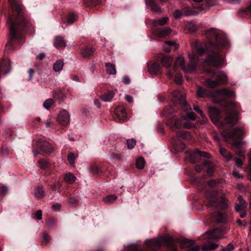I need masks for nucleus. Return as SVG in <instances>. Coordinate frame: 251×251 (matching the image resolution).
I'll list each match as a JSON object with an SVG mask.
<instances>
[{
    "mask_svg": "<svg viewBox=\"0 0 251 251\" xmlns=\"http://www.w3.org/2000/svg\"><path fill=\"white\" fill-rule=\"evenodd\" d=\"M206 36L208 38L214 37L216 43L210 42L206 49L208 58L203 63V71L207 74H213V75L212 78L206 79L204 84L209 88H214L228 82L227 76L224 72L214 71L211 67H216L223 64L224 56L219 53V50L220 47H227L229 42L225 34L213 28L207 31Z\"/></svg>",
    "mask_w": 251,
    "mask_h": 251,
    "instance_id": "nucleus-1",
    "label": "nucleus"
},
{
    "mask_svg": "<svg viewBox=\"0 0 251 251\" xmlns=\"http://www.w3.org/2000/svg\"><path fill=\"white\" fill-rule=\"evenodd\" d=\"M13 10V16L7 24L9 25L11 40L22 41L24 36L22 34L23 29L26 32L32 33L34 28L31 24L24 17V6L15 0H9Z\"/></svg>",
    "mask_w": 251,
    "mask_h": 251,
    "instance_id": "nucleus-2",
    "label": "nucleus"
},
{
    "mask_svg": "<svg viewBox=\"0 0 251 251\" xmlns=\"http://www.w3.org/2000/svg\"><path fill=\"white\" fill-rule=\"evenodd\" d=\"M173 97V101L174 102L178 103L180 105L181 108L186 113V116H181L180 118L173 116L167 122V125L173 130L180 128L183 126L185 128H189L192 125L188 122H184V120H195L196 117L194 113L191 111L190 106L187 103L185 96L178 90H175L172 94Z\"/></svg>",
    "mask_w": 251,
    "mask_h": 251,
    "instance_id": "nucleus-3",
    "label": "nucleus"
},
{
    "mask_svg": "<svg viewBox=\"0 0 251 251\" xmlns=\"http://www.w3.org/2000/svg\"><path fill=\"white\" fill-rule=\"evenodd\" d=\"M227 106L230 111L223 122H220L221 115L219 111L214 107L210 106L208 108L209 117L213 123L216 125L219 128H224L227 126L228 127H232L237 122L238 112L237 103L234 102H230L227 103Z\"/></svg>",
    "mask_w": 251,
    "mask_h": 251,
    "instance_id": "nucleus-4",
    "label": "nucleus"
},
{
    "mask_svg": "<svg viewBox=\"0 0 251 251\" xmlns=\"http://www.w3.org/2000/svg\"><path fill=\"white\" fill-rule=\"evenodd\" d=\"M206 197L209 199L207 206L212 209H223L227 205V200L222 193L211 190L206 192Z\"/></svg>",
    "mask_w": 251,
    "mask_h": 251,
    "instance_id": "nucleus-5",
    "label": "nucleus"
},
{
    "mask_svg": "<svg viewBox=\"0 0 251 251\" xmlns=\"http://www.w3.org/2000/svg\"><path fill=\"white\" fill-rule=\"evenodd\" d=\"M188 57L190 61L187 65H186L183 57H178L175 62L173 71L176 72L177 67H179L185 73H192L195 70L197 64L196 53L193 52L191 54L189 53Z\"/></svg>",
    "mask_w": 251,
    "mask_h": 251,
    "instance_id": "nucleus-6",
    "label": "nucleus"
},
{
    "mask_svg": "<svg viewBox=\"0 0 251 251\" xmlns=\"http://www.w3.org/2000/svg\"><path fill=\"white\" fill-rule=\"evenodd\" d=\"M145 246L151 250L156 249L161 245L170 246L173 251H176V246L173 238L170 236L159 237L156 239H150L146 240Z\"/></svg>",
    "mask_w": 251,
    "mask_h": 251,
    "instance_id": "nucleus-7",
    "label": "nucleus"
},
{
    "mask_svg": "<svg viewBox=\"0 0 251 251\" xmlns=\"http://www.w3.org/2000/svg\"><path fill=\"white\" fill-rule=\"evenodd\" d=\"M245 132L242 128H236L233 131H229L227 129H225L222 132V136L226 139H231L233 142V145L237 147H240L243 144L241 141L242 137Z\"/></svg>",
    "mask_w": 251,
    "mask_h": 251,
    "instance_id": "nucleus-8",
    "label": "nucleus"
},
{
    "mask_svg": "<svg viewBox=\"0 0 251 251\" xmlns=\"http://www.w3.org/2000/svg\"><path fill=\"white\" fill-rule=\"evenodd\" d=\"M160 60L162 65L164 67L168 69L167 73V75L168 77L169 78H172L173 76V72L170 68L172 64L173 61V58L171 56H163L160 59Z\"/></svg>",
    "mask_w": 251,
    "mask_h": 251,
    "instance_id": "nucleus-9",
    "label": "nucleus"
},
{
    "mask_svg": "<svg viewBox=\"0 0 251 251\" xmlns=\"http://www.w3.org/2000/svg\"><path fill=\"white\" fill-rule=\"evenodd\" d=\"M201 157L209 158L210 154L206 152H201L197 149H196L191 154L189 160L191 163H194L200 160Z\"/></svg>",
    "mask_w": 251,
    "mask_h": 251,
    "instance_id": "nucleus-10",
    "label": "nucleus"
},
{
    "mask_svg": "<svg viewBox=\"0 0 251 251\" xmlns=\"http://www.w3.org/2000/svg\"><path fill=\"white\" fill-rule=\"evenodd\" d=\"M70 116L66 110L60 111L57 117L58 122L62 126L68 125L70 123Z\"/></svg>",
    "mask_w": 251,
    "mask_h": 251,
    "instance_id": "nucleus-11",
    "label": "nucleus"
},
{
    "mask_svg": "<svg viewBox=\"0 0 251 251\" xmlns=\"http://www.w3.org/2000/svg\"><path fill=\"white\" fill-rule=\"evenodd\" d=\"M37 146L39 149L45 154H50L52 152V147L50 144L44 140H39Z\"/></svg>",
    "mask_w": 251,
    "mask_h": 251,
    "instance_id": "nucleus-12",
    "label": "nucleus"
},
{
    "mask_svg": "<svg viewBox=\"0 0 251 251\" xmlns=\"http://www.w3.org/2000/svg\"><path fill=\"white\" fill-rule=\"evenodd\" d=\"M148 69L151 75H157L161 72L160 65L156 62H150L148 64Z\"/></svg>",
    "mask_w": 251,
    "mask_h": 251,
    "instance_id": "nucleus-13",
    "label": "nucleus"
},
{
    "mask_svg": "<svg viewBox=\"0 0 251 251\" xmlns=\"http://www.w3.org/2000/svg\"><path fill=\"white\" fill-rule=\"evenodd\" d=\"M147 5L150 6L151 10L153 12L161 13L162 11L160 7L154 2V0H145Z\"/></svg>",
    "mask_w": 251,
    "mask_h": 251,
    "instance_id": "nucleus-14",
    "label": "nucleus"
},
{
    "mask_svg": "<svg viewBox=\"0 0 251 251\" xmlns=\"http://www.w3.org/2000/svg\"><path fill=\"white\" fill-rule=\"evenodd\" d=\"M163 47L165 51L169 52L172 47H174V50H176L178 48V46L174 42L168 41L164 43Z\"/></svg>",
    "mask_w": 251,
    "mask_h": 251,
    "instance_id": "nucleus-15",
    "label": "nucleus"
},
{
    "mask_svg": "<svg viewBox=\"0 0 251 251\" xmlns=\"http://www.w3.org/2000/svg\"><path fill=\"white\" fill-rule=\"evenodd\" d=\"M171 29L169 27H165L163 28H159L156 30L155 34L159 37H164L171 32Z\"/></svg>",
    "mask_w": 251,
    "mask_h": 251,
    "instance_id": "nucleus-16",
    "label": "nucleus"
},
{
    "mask_svg": "<svg viewBox=\"0 0 251 251\" xmlns=\"http://www.w3.org/2000/svg\"><path fill=\"white\" fill-rule=\"evenodd\" d=\"M115 114L120 120L124 121L126 119V113L124 107H117L115 110Z\"/></svg>",
    "mask_w": 251,
    "mask_h": 251,
    "instance_id": "nucleus-17",
    "label": "nucleus"
},
{
    "mask_svg": "<svg viewBox=\"0 0 251 251\" xmlns=\"http://www.w3.org/2000/svg\"><path fill=\"white\" fill-rule=\"evenodd\" d=\"M219 247V244L208 242L203 244L201 249L203 251H213Z\"/></svg>",
    "mask_w": 251,
    "mask_h": 251,
    "instance_id": "nucleus-18",
    "label": "nucleus"
},
{
    "mask_svg": "<svg viewBox=\"0 0 251 251\" xmlns=\"http://www.w3.org/2000/svg\"><path fill=\"white\" fill-rule=\"evenodd\" d=\"M11 69V64L9 60L3 61L0 66V70L4 74L9 73Z\"/></svg>",
    "mask_w": 251,
    "mask_h": 251,
    "instance_id": "nucleus-19",
    "label": "nucleus"
},
{
    "mask_svg": "<svg viewBox=\"0 0 251 251\" xmlns=\"http://www.w3.org/2000/svg\"><path fill=\"white\" fill-rule=\"evenodd\" d=\"M182 11L183 16L185 17L195 16L198 14V12L192 10L190 7L188 6L183 8Z\"/></svg>",
    "mask_w": 251,
    "mask_h": 251,
    "instance_id": "nucleus-20",
    "label": "nucleus"
},
{
    "mask_svg": "<svg viewBox=\"0 0 251 251\" xmlns=\"http://www.w3.org/2000/svg\"><path fill=\"white\" fill-rule=\"evenodd\" d=\"M54 45L57 48H65L66 45L65 41L62 37H57L55 39Z\"/></svg>",
    "mask_w": 251,
    "mask_h": 251,
    "instance_id": "nucleus-21",
    "label": "nucleus"
},
{
    "mask_svg": "<svg viewBox=\"0 0 251 251\" xmlns=\"http://www.w3.org/2000/svg\"><path fill=\"white\" fill-rule=\"evenodd\" d=\"M105 68L106 72L110 75H114L116 74V70L115 66L111 63H105Z\"/></svg>",
    "mask_w": 251,
    "mask_h": 251,
    "instance_id": "nucleus-22",
    "label": "nucleus"
},
{
    "mask_svg": "<svg viewBox=\"0 0 251 251\" xmlns=\"http://www.w3.org/2000/svg\"><path fill=\"white\" fill-rule=\"evenodd\" d=\"M179 245L183 248H188L194 243V241L187 239H183L178 241Z\"/></svg>",
    "mask_w": 251,
    "mask_h": 251,
    "instance_id": "nucleus-23",
    "label": "nucleus"
},
{
    "mask_svg": "<svg viewBox=\"0 0 251 251\" xmlns=\"http://www.w3.org/2000/svg\"><path fill=\"white\" fill-rule=\"evenodd\" d=\"M94 49L88 48L81 49L80 50V53L84 57H89L91 56L94 54Z\"/></svg>",
    "mask_w": 251,
    "mask_h": 251,
    "instance_id": "nucleus-24",
    "label": "nucleus"
},
{
    "mask_svg": "<svg viewBox=\"0 0 251 251\" xmlns=\"http://www.w3.org/2000/svg\"><path fill=\"white\" fill-rule=\"evenodd\" d=\"M193 47L194 48L195 51L200 56H201L204 53L205 50L201 46V44L200 42H196L194 43L193 44Z\"/></svg>",
    "mask_w": 251,
    "mask_h": 251,
    "instance_id": "nucleus-25",
    "label": "nucleus"
},
{
    "mask_svg": "<svg viewBox=\"0 0 251 251\" xmlns=\"http://www.w3.org/2000/svg\"><path fill=\"white\" fill-rule=\"evenodd\" d=\"M64 62L61 60H57L53 64V69L55 72H60L63 69Z\"/></svg>",
    "mask_w": 251,
    "mask_h": 251,
    "instance_id": "nucleus-26",
    "label": "nucleus"
},
{
    "mask_svg": "<svg viewBox=\"0 0 251 251\" xmlns=\"http://www.w3.org/2000/svg\"><path fill=\"white\" fill-rule=\"evenodd\" d=\"M197 26L192 22H188L185 25V29L189 32L192 33L197 29Z\"/></svg>",
    "mask_w": 251,
    "mask_h": 251,
    "instance_id": "nucleus-27",
    "label": "nucleus"
},
{
    "mask_svg": "<svg viewBox=\"0 0 251 251\" xmlns=\"http://www.w3.org/2000/svg\"><path fill=\"white\" fill-rule=\"evenodd\" d=\"M176 135L177 137H181L187 140L191 139V135L189 132L187 131H177L176 132Z\"/></svg>",
    "mask_w": 251,
    "mask_h": 251,
    "instance_id": "nucleus-28",
    "label": "nucleus"
},
{
    "mask_svg": "<svg viewBox=\"0 0 251 251\" xmlns=\"http://www.w3.org/2000/svg\"><path fill=\"white\" fill-rule=\"evenodd\" d=\"M117 199V197L114 194H112L104 198L103 201L106 204H108L114 202Z\"/></svg>",
    "mask_w": 251,
    "mask_h": 251,
    "instance_id": "nucleus-29",
    "label": "nucleus"
},
{
    "mask_svg": "<svg viewBox=\"0 0 251 251\" xmlns=\"http://www.w3.org/2000/svg\"><path fill=\"white\" fill-rule=\"evenodd\" d=\"M217 93L220 94L223 96L226 97H234L235 96V93L233 92L229 91L226 88H224L221 90H218L217 91Z\"/></svg>",
    "mask_w": 251,
    "mask_h": 251,
    "instance_id": "nucleus-30",
    "label": "nucleus"
},
{
    "mask_svg": "<svg viewBox=\"0 0 251 251\" xmlns=\"http://www.w3.org/2000/svg\"><path fill=\"white\" fill-rule=\"evenodd\" d=\"M75 176L71 173L66 174L64 176L65 181L69 184L73 183L75 181Z\"/></svg>",
    "mask_w": 251,
    "mask_h": 251,
    "instance_id": "nucleus-31",
    "label": "nucleus"
},
{
    "mask_svg": "<svg viewBox=\"0 0 251 251\" xmlns=\"http://www.w3.org/2000/svg\"><path fill=\"white\" fill-rule=\"evenodd\" d=\"M45 194V192L42 186L37 187L35 190V196L38 198H43Z\"/></svg>",
    "mask_w": 251,
    "mask_h": 251,
    "instance_id": "nucleus-32",
    "label": "nucleus"
},
{
    "mask_svg": "<svg viewBox=\"0 0 251 251\" xmlns=\"http://www.w3.org/2000/svg\"><path fill=\"white\" fill-rule=\"evenodd\" d=\"M114 97V94L112 92H108L101 95V99L106 102H110L112 100Z\"/></svg>",
    "mask_w": 251,
    "mask_h": 251,
    "instance_id": "nucleus-33",
    "label": "nucleus"
},
{
    "mask_svg": "<svg viewBox=\"0 0 251 251\" xmlns=\"http://www.w3.org/2000/svg\"><path fill=\"white\" fill-rule=\"evenodd\" d=\"M197 95L199 97H204L207 95V91L202 87L198 86L197 87Z\"/></svg>",
    "mask_w": 251,
    "mask_h": 251,
    "instance_id": "nucleus-34",
    "label": "nucleus"
},
{
    "mask_svg": "<svg viewBox=\"0 0 251 251\" xmlns=\"http://www.w3.org/2000/svg\"><path fill=\"white\" fill-rule=\"evenodd\" d=\"M169 18L168 17H164L160 20H155L153 22V25L154 26L163 25H165L168 21Z\"/></svg>",
    "mask_w": 251,
    "mask_h": 251,
    "instance_id": "nucleus-35",
    "label": "nucleus"
},
{
    "mask_svg": "<svg viewBox=\"0 0 251 251\" xmlns=\"http://www.w3.org/2000/svg\"><path fill=\"white\" fill-rule=\"evenodd\" d=\"M212 239H217L220 237V231L218 229H215L207 232Z\"/></svg>",
    "mask_w": 251,
    "mask_h": 251,
    "instance_id": "nucleus-36",
    "label": "nucleus"
},
{
    "mask_svg": "<svg viewBox=\"0 0 251 251\" xmlns=\"http://www.w3.org/2000/svg\"><path fill=\"white\" fill-rule=\"evenodd\" d=\"M220 153L226 159L227 161L230 160L232 157V154L225 149H221Z\"/></svg>",
    "mask_w": 251,
    "mask_h": 251,
    "instance_id": "nucleus-37",
    "label": "nucleus"
},
{
    "mask_svg": "<svg viewBox=\"0 0 251 251\" xmlns=\"http://www.w3.org/2000/svg\"><path fill=\"white\" fill-rule=\"evenodd\" d=\"M136 167L139 169H142L145 166V160L142 157L138 158L136 161Z\"/></svg>",
    "mask_w": 251,
    "mask_h": 251,
    "instance_id": "nucleus-38",
    "label": "nucleus"
},
{
    "mask_svg": "<svg viewBox=\"0 0 251 251\" xmlns=\"http://www.w3.org/2000/svg\"><path fill=\"white\" fill-rule=\"evenodd\" d=\"M243 203L239 202L235 205V210L238 212H241L242 211L245 210V209L247 205L246 202H243Z\"/></svg>",
    "mask_w": 251,
    "mask_h": 251,
    "instance_id": "nucleus-39",
    "label": "nucleus"
},
{
    "mask_svg": "<svg viewBox=\"0 0 251 251\" xmlns=\"http://www.w3.org/2000/svg\"><path fill=\"white\" fill-rule=\"evenodd\" d=\"M211 163L210 160L205 161L202 165H197L195 167L196 171L198 173H201L204 167L208 166L209 163Z\"/></svg>",
    "mask_w": 251,
    "mask_h": 251,
    "instance_id": "nucleus-40",
    "label": "nucleus"
},
{
    "mask_svg": "<svg viewBox=\"0 0 251 251\" xmlns=\"http://www.w3.org/2000/svg\"><path fill=\"white\" fill-rule=\"evenodd\" d=\"M215 218H213V219L215 220L217 222H223L225 221V217L224 215L220 212H218L216 213V215H214Z\"/></svg>",
    "mask_w": 251,
    "mask_h": 251,
    "instance_id": "nucleus-41",
    "label": "nucleus"
},
{
    "mask_svg": "<svg viewBox=\"0 0 251 251\" xmlns=\"http://www.w3.org/2000/svg\"><path fill=\"white\" fill-rule=\"evenodd\" d=\"M53 100L51 99H49L45 100L44 102L43 106L44 108L46 109H49V108L51 107V105L53 104Z\"/></svg>",
    "mask_w": 251,
    "mask_h": 251,
    "instance_id": "nucleus-42",
    "label": "nucleus"
},
{
    "mask_svg": "<svg viewBox=\"0 0 251 251\" xmlns=\"http://www.w3.org/2000/svg\"><path fill=\"white\" fill-rule=\"evenodd\" d=\"M126 142L129 149H132L136 145V140L134 139H127Z\"/></svg>",
    "mask_w": 251,
    "mask_h": 251,
    "instance_id": "nucleus-43",
    "label": "nucleus"
},
{
    "mask_svg": "<svg viewBox=\"0 0 251 251\" xmlns=\"http://www.w3.org/2000/svg\"><path fill=\"white\" fill-rule=\"evenodd\" d=\"M247 12H250L251 13V3L246 9L240 10L239 12V15L241 16H244L246 14Z\"/></svg>",
    "mask_w": 251,
    "mask_h": 251,
    "instance_id": "nucleus-44",
    "label": "nucleus"
},
{
    "mask_svg": "<svg viewBox=\"0 0 251 251\" xmlns=\"http://www.w3.org/2000/svg\"><path fill=\"white\" fill-rule=\"evenodd\" d=\"M175 81L178 84H180L183 82L182 76L180 74H177L175 78Z\"/></svg>",
    "mask_w": 251,
    "mask_h": 251,
    "instance_id": "nucleus-45",
    "label": "nucleus"
},
{
    "mask_svg": "<svg viewBox=\"0 0 251 251\" xmlns=\"http://www.w3.org/2000/svg\"><path fill=\"white\" fill-rule=\"evenodd\" d=\"M174 16L176 19H180V18L183 17L182 10H175L174 12Z\"/></svg>",
    "mask_w": 251,
    "mask_h": 251,
    "instance_id": "nucleus-46",
    "label": "nucleus"
},
{
    "mask_svg": "<svg viewBox=\"0 0 251 251\" xmlns=\"http://www.w3.org/2000/svg\"><path fill=\"white\" fill-rule=\"evenodd\" d=\"M39 165L42 169L46 168L48 166V163L46 160L44 159H40L39 161Z\"/></svg>",
    "mask_w": 251,
    "mask_h": 251,
    "instance_id": "nucleus-47",
    "label": "nucleus"
},
{
    "mask_svg": "<svg viewBox=\"0 0 251 251\" xmlns=\"http://www.w3.org/2000/svg\"><path fill=\"white\" fill-rule=\"evenodd\" d=\"M76 20V16L74 14H71L69 15L67 22L70 24L73 23Z\"/></svg>",
    "mask_w": 251,
    "mask_h": 251,
    "instance_id": "nucleus-48",
    "label": "nucleus"
},
{
    "mask_svg": "<svg viewBox=\"0 0 251 251\" xmlns=\"http://www.w3.org/2000/svg\"><path fill=\"white\" fill-rule=\"evenodd\" d=\"M233 159L235 161L236 166L237 167H239V168H241L242 166V165H243V162H242V160L241 158H237V157H235V158H233Z\"/></svg>",
    "mask_w": 251,
    "mask_h": 251,
    "instance_id": "nucleus-49",
    "label": "nucleus"
},
{
    "mask_svg": "<svg viewBox=\"0 0 251 251\" xmlns=\"http://www.w3.org/2000/svg\"><path fill=\"white\" fill-rule=\"evenodd\" d=\"M68 160L71 164H73L75 162V155L73 153H70L68 155Z\"/></svg>",
    "mask_w": 251,
    "mask_h": 251,
    "instance_id": "nucleus-50",
    "label": "nucleus"
},
{
    "mask_svg": "<svg viewBox=\"0 0 251 251\" xmlns=\"http://www.w3.org/2000/svg\"><path fill=\"white\" fill-rule=\"evenodd\" d=\"M185 145L181 142H179L178 145H175V148L177 151H183L185 149Z\"/></svg>",
    "mask_w": 251,
    "mask_h": 251,
    "instance_id": "nucleus-51",
    "label": "nucleus"
},
{
    "mask_svg": "<svg viewBox=\"0 0 251 251\" xmlns=\"http://www.w3.org/2000/svg\"><path fill=\"white\" fill-rule=\"evenodd\" d=\"M89 0H87L85 3L86 5H87L88 6H90L92 5H97L99 4L100 3V0H91L92 3H89L88 1Z\"/></svg>",
    "mask_w": 251,
    "mask_h": 251,
    "instance_id": "nucleus-52",
    "label": "nucleus"
},
{
    "mask_svg": "<svg viewBox=\"0 0 251 251\" xmlns=\"http://www.w3.org/2000/svg\"><path fill=\"white\" fill-rule=\"evenodd\" d=\"M234 249V246L232 244H228L225 248H223L221 251H231Z\"/></svg>",
    "mask_w": 251,
    "mask_h": 251,
    "instance_id": "nucleus-53",
    "label": "nucleus"
},
{
    "mask_svg": "<svg viewBox=\"0 0 251 251\" xmlns=\"http://www.w3.org/2000/svg\"><path fill=\"white\" fill-rule=\"evenodd\" d=\"M35 218L38 220H40L42 219V213L41 210L36 211L35 214Z\"/></svg>",
    "mask_w": 251,
    "mask_h": 251,
    "instance_id": "nucleus-54",
    "label": "nucleus"
},
{
    "mask_svg": "<svg viewBox=\"0 0 251 251\" xmlns=\"http://www.w3.org/2000/svg\"><path fill=\"white\" fill-rule=\"evenodd\" d=\"M210 164L207 167V173L209 176H212L213 175V173L214 172V168L213 167L210 166Z\"/></svg>",
    "mask_w": 251,
    "mask_h": 251,
    "instance_id": "nucleus-55",
    "label": "nucleus"
},
{
    "mask_svg": "<svg viewBox=\"0 0 251 251\" xmlns=\"http://www.w3.org/2000/svg\"><path fill=\"white\" fill-rule=\"evenodd\" d=\"M48 242L49 237L47 234L45 233L43 236L42 243L43 244L46 245Z\"/></svg>",
    "mask_w": 251,
    "mask_h": 251,
    "instance_id": "nucleus-56",
    "label": "nucleus"
},
{
    "mask_svg": "<svg viewBox=\"0 0 251 251\" xmlns=\"http://www.w3.org/2000/svg\"><path fill=\"white\" fill-rule=\"evenodd\" d=\"M194 110L198 112L202 117H203L202 111L199 108L198 106L194 105L193 106Z\"/></svg>",
    "mask_w": 251,
    "mask_h": 251,
    "instance_id": "nucleus-57",
    "label": "nucleus"
},
{
    "mask_svg": "<svg viewBox=\"0 0 251 251\" xmlns=\"http://www.w3.org/2000/svg\"><path fill=\"white\" fill-rule=\"evenodd\" d=\"M68 202L73 206H75L77 203V201L75 198H70L68 200Z\"/></svg>",
    "mask_w": 251,
    "mask_h": 251,
    "instance_id": "nucleus-58",
    "label": "nucleus"
},
{
    "mask_svg": "<svg viewBox=\"0 0 251 251\" xmlns=\"http://www.w3.org/2000/svg\"><path fill=\"white\" fill-rule=\"evenodd\" d=\"M217 184H218V182H217L216 180H211L208 182V185L211 187L216 186Z\"/></svg>",
    "mask_w": 251,
    "mask_h": 251,
    "instance_id": "nucleus-59",
    "label": "nucleus"
},
{
    "mask_svg": "<svg viewBox=\"0 0 251 251\" xmlns=\"http://www.w3.org/2000/svg\"><path fill=\"white\" fill-rule=\"evenodd\" d=\"M35 73L34 69L30 68L29 70V80H31L32 79L33 74Z\"/></svg>",
    "mask_w": 251,
    "mask_h": 251,
    "instance_id": "nucleus-60",
    "label": "nucleus"
},
{
    "mask_svg": "<svg viewBox=\"0 0 251 251\" xmlns=\"http://www.w3.org/2000/svg\"><path fill=\"white\" fill-rule=\"evenodd\" d=\"M232 174L236 178H242L243 177V176L242 175H240V174H239L237 172H236L235 170L233 172Z\"/></svg>",
    "mask_w": 251,
    "mask_h": 251,
    "instance_id": "nucleus-61",
    "label": "nucleus"
},
{
    "mask_svg": "<svg viewBox=\"0 0 251 251\" xmlns=\"http://www.w3.org/2000/svg\"><path fill=\"white\" fill-rule=\"evenodd\" d=\"M1 191L3 194H6L8 192V188L5 185H2L1 188Z\"/></svg>",
    "mask_w": 251,
    "mask_h": 251,
    "instance_id": "nucleus-62",
    "label": "nucleus"
},
{
    "mask_svg": "<svg viewBox=\"0 0 251 251\" xmlns=\"http://www.w3.org/2000/svg\"><path fill=\"white\" fill-rule=\"evenodd\" d=\"M125 99L129 103H132L133 102V97L130 95H126L125 97Z\"/></svg>",
    "mask_w": 251,
    "mask_h": 251,
    "instance_id": "nucleus-63",
    "label": "nucleus"
},
{
    "mask_svg": "<svg viewBox=\"0 0 251 251\" xmlns=\"http://www.w3.org/2000/svg\"><path fill=\"white\" fill-rule=\"evenodd\" d=\"M200 248L199 246H196L189 249L188 251H199Z\"/></svg>",
    "mask_w": 251,
    "mask_h": 251,
    "instance_id": "nucleus-64",
    "label": "nucleus"
}]
</instances>
